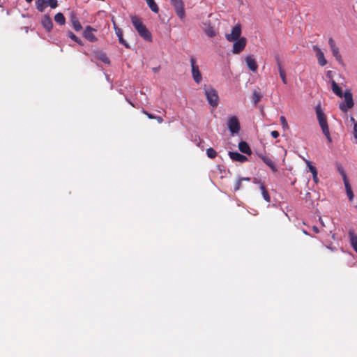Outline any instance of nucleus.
<instances>
[{
	"mask_svg": "<svg viewBox=\"0 0 357 357\" xmlns=\"http://www.w3.org/2000/svg\"><path fill=\"white\" fill-rule=\"evenodd\" d=\"M131 22L138 32L139 35L144 38L145 40L147 41H151L152 40V36L151 32L147 29L146 26L143 24L142 20L137 17V16H132L131 17Z\"/></svg>",
	"mask_w": 357,
	"mask_h": 357,
	"instance_id": "1",
	"label": "nucleus"
},
{
	"mask_svg": "<svg viewBox=\"0 0 357 357\" xmlns=\"http://www.w3.org/2000/svg\"><path fill=\"white\" fill-rule=\"evenodd\" d=\"M316 114L319 126L322 130L323 133L326 137L329 142L332 141L331 134L328 126L327 119L325 114L323 112L320 107H317L316 109Z\"/></svg>",
	"mask_w": 357,
	"mask_h": 357,
	"instance_id": "2",
	"label": "nucleus"
},
{
	"mask_svg": "<svg viewBox=\"0 0 357 357\" xmlns=\"http://www.w3.org/2000/svg\"><path fill=\"white\" fill-rule=\"evenodd\" d=\"M204 93L208 104L213 107H217L219 99L217 91L212 87H209L205 89Z\"/></svg>",
	"mask_w": 357,
	"mask_h": 357,
	"instance_id": "3",
	"label": "nucleus"
},
{
	"mask_svg": "<svg viewBox=\"0 0 357 357\" xmlns=\"http://www.w3.org/2000/svg\"><path fill=\"white\" fill-rule=\"evenodd\" d=\"M344 102H342L340 105V109L342 112H347L348 109L354 107V102L353 100V95L349 91H346L344 92Z\"/></svg>",
	"mask_w": 357,
	"mask_h": 357,
	"instance_id": "4",
	"label": "nucleus"
},
{
	"mask_svg": "<svg viewBox=\"0 0 357 357\" xmlns=\"http://www.w3.org/2000/svg\"><path fill=\"white\" fill-rule=\"evenodd\" d=\"M190 61L191 64L192 75L193 79L197 84H199L202 80V76L199 71V66L196 63V59L192 56Z\"/></svg>",
	"mask_w": 357,
	"mask_h": 357,
	"instance_id": "5",
	"label": "nucleus"
},
{
	"mask_svg": "<svg viewBox=\"0 0 357 357\" xmlns=\"http://www.w3.org/2000/svg\"><path fill=\"white\" fill-rule=\"evenodd\" d=\"M50 6L52 8L57 7V0H36V6L38 11L43 12L44 10L47 7Z\"/></svg>",
	"mask_w": 357,
	"mask_h": 357,
	"instance_id": "6",
	"label": "nucleus"
},
{
	"mask_svg": "<svg viewBox=\"0 0 357 357\" xmlns=\"http://www.w3.org/2000/svg\"><path fill=\"white\" fill-rule=\"evenodd\" d=\"M241 26L240 24H237L232 28L231 32L230 33H227L225 35V38L229 42H233L241 38Z\"/></svg>",
	"mask_w": 357,
	"mask_h": 357,
	"instance_id": "7",
	"label": "nucleus"
},
{
	"mask_svg": "<svg viewBox=\"0 0 357 357\" xmlns=\"http://www.w3.org/2000/svg\"><path fill=\"white\" fill-rule=\"evenodd\" d=\"M176 13L180 19L185 17L184 4L182 0H170Z\"/></svg>",
	"mask_w": 357,
	"mask_h": 357,
	"instance_id": "8",
	"label": "nucleus"
},
{
	"mask_svg": "<svg viewBox=\"0 0 357 357\" xmlns=\"http://www.w3.org/2000/svg\"><path fill=\"white\" fill-rule=\"evenodd\" d=\"M234 42L232 52L236 54L241 52L245 49L247 44V40L244 37H241Z\"/></svg>",
	"mask_w": 357,
	"mask_h": 357,
	"instance_id": "9",
	"label": "nucleus"
},
{
	"mask_svg": "<svg viewBox=\"0 0 357 357\" xmlns=\"http://www.w3.org/2000/svg\"><path fill=\"white\" fill-rule=\"evenodd\" d=\"M312 50L316 53L318 63L321 66H326L327 64V60L325 59L324 54L321 50L317 45H314Z\"/></svg>",
	"mask_w": 357,
	"mask_h": 357,
	"instance_id": "10",
	"label": "nucleus"
},
{
	"mask_svg": "<svg viewBox=\"0 0 357 357\" xmlns=\"http://www.w3.org/2000/svg\"><path fill=\"white\" fill-rule=\"evenodd\" d=\"M228 128L232 134L238 133L240 130V124L236 117L233 116L228 121Z\"/></svg>",
	"mask_w": 357,
	"mask_h": 357,
	"instance_id": "11",
	"label": "nucleus"
},
{
	"mask_svg": "<svg viewBox=\"0 0 357 357\" xmlns=\"http://www.w3.org/2000/svg\"><path fill=\"white\" fill-rule=\"evenodd\" d=\"M94 31H96V29L87 26L84 31V37L90 42H96L98 39L93 33Z\"/></svg>",
	"mask_w": 357,
	"mask_h": 357,
	"instance_id": "12",
	"label": "nucleus"
},
{
	"mask_svg": "<svg viewBox=\"0 0 357 357\" xmlns=\"http://www.w3.org/2000/svg\"><path fill=\"white\" fill-rule=\"evenodd\" d=\"M258 155L261 159V160L271 169L273 172H278L276 166L270 157L261 153L258 154Z\"/></svg>",
	"mask_w": 357,
	"mask_h": 357,
	"instance_id": "13",
	"label": "nucleus"
},
{
	"mask_svg": "<svg viewBox=\"0 0 357 357\" xmlns=\"http://www.w3.org/2000/svg\"><path fill=\"white\" fill-rule=\"evenodd\" d=\"M229 155L230 158L234 161H238L240 162H245L248 160V158L246 156L238 153V152H229Z\"/></svg>",
	"mask_w": 357,
	"mask_h": 357,
	"instance_id": "14",
	"label": "nucleus"
},
{
	"mask_svg": "<svg viewBox=\"0 0 357 357\" xmlns=\"http://www.w3.org/2000/svg\"><path fill=\"white\" fill-rule=\"evenodd\" d=\"M245 62L249 69L253 72L257 70L258 65L255 59L251 55H248L245 58Z\"/></svg>",
	"mask_w": 357,
	"mask_h": 357,
	"instance_id": "15",
	"label": "nucleus"
},
{
	"mask_svg": "<svg viewBox=\"0 0 357 357\" xmlns=\"http://www.w3.org/2000/svg\"><path fill=\"white\" fill-rule=\"evenodd\" d=\"M349 241L351 247L357 253V235L353 230H349Z\"/></svg>",
	"mask_w": 357,
	"mask_h": 357,
	"instance_id": "16",
	"label": "nucleus"
},
{
	"mask_svg": "<svg viewBox=\"0 0 357 357\" xmlns=\"http://www.w3.org/2000/svg\"><path fill=\"white\" fill-rule=\"evenodd\" d=\"M276 61H277V65H278V70H279L280 78L282 79V82L284 84H287L286 73H285V71H284V70L283 69V68L282 66L281 61H280V60L278 56L276 57Z\"/></svg>",
	"mask_w": 357,
	"mask_h": 357,
	"instance_id": "17",
	"label": "nucleus"
},
{
	"mask_svg": "<svg viewBox=\"0 0 357 357\" xmlns=\"http://www.w3.org/2000/svg\"><path fill=\"white\" fill-rule=\"evenodd\" d=\"M238 149H239L240 151L243 153H245L248 155H250L252 153L250 146L246 142L241 141L238 144Z\"/></svg>",
	"mask_w": 357,
	"mask_h": 357,
	"instance_id": "18",
	"label": "nucleus"
},
{
	"mask_svg": "<svg viewBox=\"0 0 357 357\" xmlns=\"http://www.w3.org/2000/svg\"><path fill=\"white\" fill-rule=\"evenodd\" d=\"M42 24H43V26H44V28L48 31H51V29L53 27L52 21L51 18L47 15H45L43 17V19L42 20Z\"/></svg>",
	"mask_w": 357,
	"mask_h": 357,
	"instance_id": "19",
	"label": "nucleus"
},
{
	"mask_svg": "<svg viewBox=\"0 0 357 357\" xmlns=\"http://www.w3.org/2000/svg\"><path fill=\"white\" fill-rule=\"evenodd\" d=\"M204 31L205 33L210 38L215 37L216 36V32L214 30L213 27L210 25V24H204Z\"/></svg>",
	"mask_w": 357,
	"mask_h": 357,
	"instance_id": "20",
	"label": "nucleus"
},
{
	"mask_svg": "<svg viewBox=\"0 0 357 357\" xmlns=\"http://www.w3.org/2000/svg\"><path fill=\"white\" fill-rule=\"evenodd\" d=\"M115 33L116 36H118L119 41L121 44L123 45L126 47L128 48L129 45L125 41V40L123 38V31L120 28L115 27Z\"/></svg>",
	"mask_w": 357,
	"mask_h": 357,
	"instance_id": "21",
	"label": "nucleus"
},
{
	"mask_svg": "<svg viewBox=\"0 0 357 357\" xmlns=\"http://www.w3.org/2000/svg\"><path fill=\"white\" fill-rule=\"evenodd\" d=\"M255 183H258L260 184V186H259V188L261 191V193H262V195H263V197L264 199L267 202H271V197H270V195L268 194V192L267 191L265 185L260 183L259 181L257 182V181H255Z\"/></svg>",
	"mask_w": 357,
	"mask_h": 357,
	"instance_id": "22",
	"label": "nucleus"
},
{
	"mask_svg": "<svg viewBox=\"0 0 357 357\" xmlns=\"http://www.w3.org/2000/svg\"><path fill=\"white\" fill-rule=\"evenodd\" d=\"M331 84H332V90H333V93L335 95H337V96L342 98L343 96L342 89L338 86V84L334 80H332Z\"/></svg>",
	"mask_w": 357,
	"mask_h": 357,
	"instance_id": "23",
	"label": "nucleus"
},
{
	"mask_svg": "<svg viewBox=\"0 0 357 357\" xmlns=\"http://www.w3.org/2000/svg\"><path fill=\"white\" fill-rule=\"evenodd\" d=\"M149 8L151 9L152 12L154 13H158L159 7L158 4L155 3V0H145Z\"/></svg>",
	"mask_w": 357,
	"mask_h": 357,
	"instance_id": "24",
	"label": "nucleus"
},
{
	"mask_svg": "<svg viewBox=\"0 0 357 357\" xmlns=\"http://www.w3.org/2000/svg\"><path fill=\"white\" fill-rule=\"evenodd\" d=\"M333 56L335 58L336 61L341 65H344V61L342 57V55L340 52L339 48L333 50L331 51Z\"/></svg>",
	"mask_w": 357,
	"mask_h": 357,
	"instance_id": "25",
	"label": "nucleus"
},
{
	"mask_svg": "<svg viewBox=\"0 0 357 357\" xmlns=\"http://www.w3.org/2000/svg\"><path fill=\"white\" fill-rule=\"evenodd\" d=\"M344 186H345L347 195V196L349 197V201L351 202L353 200V199H354V193L352 192L351 187V185L349 184V181H347V182H344Z\"/></svg>",
	"mask_w": 357,
	"mask_h": 357,
	"instance_id": "26",
	"label": "nucleus"
},
{
	"mask_svg": "<svg viewBox=\"0 0 357 357\" xmlns=\"http://www.w3.org/2000/svg\"><path fill=\"white\" fill-rule=\"evenodd\" d=\"M54 21L60 25H63L66 22V19L61 13H58L54 16Z\"/></svg>",
	"mask_w": 357,
	"mask_h": 357,
	"instance_id": "27",
	"label": "nucleus"
},
{
	"mask_svg": "<svg viewBox=\"0 0 357 357\" xmlns=\"http://www.w3.org/2000/svg\"><path fill=\"white\" fill-rule=\"evenodd\" d=\"M71 21L73 26L76 31H79L82 29V26L77 17H73Z\"/></svg>",
	"mask_w": 357,
	"mask_h": 357,
	"instance_id": "28",
	"label": "nucleus"
},
{
	"mask_svg": "<svg viewBox=\"0 0 357 357\" xmlns=\"http://www.w3.org/2000/svg\"><path fill=\"white\" fill-rule=\"evenodd\" d=\"M337 171L339 172V173L342 175L344 183L348 181H349L348 178L347 176V174H346L342 166L341 165L338 164L337 165Z\"/></svg>",
	"mask_w": 357,
	"mask_h": 357,
	"instance_id": "29",
	"label": "nucleus"
},
{
	"mask_svg": "<svg viewBox=\"0 0 357 357\" xmlns=\"http://www.w3.org/2000/svg\"><path fill=\"white\" fill-rule=\"evenodd\" d=\"M206 154H207V156L211 159H213L217 156V152L213 148L207 149Z\"/></svg>",
	"mask_w": 357,
	"mask_h": 357,
	"instance_id": "30",
	"label": "nucleus"
},
{
	"mask_svg": "<svg viewBox=\"0 0 357 357\" xmlns=\"http://www.w3.org/2000/svg\"><path fill=\"white\" fill-rule=\"evenodd\" d=\"M68 36L69 38H70L75 42L77 43L78 44H79L81 45H83L82 40L79 38H77L73 32H71V31L68 32Z\"/></svg>",
	"mask_w": 357,
	"mask_h": 357,
	"instance_id": "31",
	"label": "nucleus"
},
{
	"mask_svg": "<svg viewBox=\"0 0 357 357\" xmlns=\"http://www.w3.org/2000/svg\"><path fill=\"white\" fill-rule=\"evenodd\" d=\"M280 123H281L282 128L284 130H288L289 128V125L287 123V121L285 117L284 116H281L280 118Z\"/></svg>",
	"mask_w": 357,
	"mask_h": 357,
	"instance_id": "32",
	"label": "nucleus"
},
{
	"mask_svg": "<svg viewBox=\"0 0 357 357\" xmlns=\"http://www.w3.org/2000/svg\"><path fill=\"white\" fill-rule=\"evenodd\" d=\"M252 98H253L254 103L257 104V103H258L260 101L261 96V94L259 92L255 91L253 92V97Z\"/></svg>",
	"mask_w": 357,
	"mask_h": 357,
	"instance_id": "33",
	"label": "nucleus"
},
{
	"mask_svg": "<svg viewBox=\"0 0 357 357\" xmlns=\"http://www.w3.org/2000/svg\"><path fill=\"white\" fill-rule=\"evenodd\" d=\"M328 45L331 47V51L338 48L337 46L336 45L335 40L333 39V38H330L328 39Z\"/></svg>",
	"mask_w": 357,
	"mask_h": 357,
	"instance_id": "34",
	"label": "nucleus"
},
{
	"mask_svg": "<svg viewBox=\"0 0 357 357\" xmlns=\"http://www.w3.org/2000/svg\"><path fill=\"white\" fill-rule=\"evenodd\" d=\"M305 162H306L307 165L310 171L311 172V173H313V172L317 171L316 167L314 166H313L310 161L305 160Z\"/></svg>",
	"mask_w": 357,
	"mask_h": 357,
	"instance_id": "35",
	"label": "nucleus"
},
{
	"mask_svg": "<svg viewBox=\"0 0 357 357\" xmlns=\"http://www.w3.org/2000/svg\"><path fill=\"white\" fill-rule=\"evenodd\" d=\"M241 183H242V181L240 178L236 182L234 187V191H237V190H240V188L241 187Z\"/></svg>",
	"mask_w": 357,
	"mask_h": 357,
	"instance_id": "36",
	"label": "nucleus"
},
{
	"mask_svg": "<svg viewBox=\"0 0 357 357\" xmlns=\"http://www.w3.org/2000/svg\"><path fill=\"white\" fill-rule=\"evenodd\" d=\"M142 112L144 114L146 115V116H147V117H148L149 119H155V117L156 116H154L153 114H151V113H149L147 111H146V110H145V109H142Z\"/></svg>",
	"mask_w": 357,
	"mask_h": 357,
	"instance_id": "37",
	"label": "nucleus"
},
{
	"mask_svg": "<svg viewBox=\"0 0 357 357\" xmlns=\"http://www.w3.org/2000/svg\"><path fill=\"white\" fill-rule=\"evenodd\" d=\"M100 59L105 63H109V59L105 54H101Z\"/></svg>",
	"mask_w": 357,
	"mask_h": 357,
	"instance_id": "38",
	"label": "nucleus"
},
{
	"mask_svg": "<svg viewBox=\"0 0 357 357\" xmlns=\"http://www.w3.org/2000/svg\"><path fill=\"white\" fill-rule=\"evenodd\" d=\"M353 135H354V139H356V142L357 143V121H356V123H354V124Z\"/></svg>",
	"mask_w": 357,
	"mask_h": 357,
	"instance_id": "39",
	"label": "nucleus"
},
{
	"mask_svg": "<svg viewBox=\"0 0 357 357\" xmlns=\"http://www.w3.org/2000/svg\"><path fill=\"white\" fill-rule=\"evenodd\" d=\"M312 177H313V181H314V182L315 183H318V182H319V178H318V176H317V174H318L317 171H316V172H314L312 173Z\"/></svg>",
	"mask_w": 357,
	"mask_h": 357,
	"instance_id": "40",
	"label": "nucleus"
},
{
	"mask_svg": "<svg viewBox=\"0 0 357 357\" xmlns=\"http://www.w3.org/2000/svg\"><path fill=\"white\" fill-rule=\"evenodd\" d=\"M271 136L273 138H278L280 135L279 132L277 130H273L271 132Z\"/></svg>",
	"mask_w": 357,
	"mask_h": 357,
	"instance_id": "41",
	"label": "nucleus"
},
{
	"mask_svg": "<svg viewBox=\"0 0 357 357\" xmlns=\"http://www.w3.org/2000/svg\"><path fill=\"white\" fill-rule=\"evenodd\" d=\"M155 119L158 121V123H162L163 122V119L161 116H155Z\"/></svg>",
	"mask_w": 357,
	"mask_h": 357,
	"instance_id": "42",
	"label": "nucleus"
},
{
	"mask_svg": "<svg viewBox=\"0 0 357 357\" xmlns=\"http://www.w3.org/2000/svg\"><path fill=\"white\" fill-rule=\"evenodd\" d=\"M312 230H313V231H314V232H315L316 234H318V233L319 232V230L318 227H316V226H313V227H312Z\"/></svg>",
	"mask_w": 357,
	"mask_h": 357,
	"instance_id": "43",
	"label": "nucleus"
},
{
	"mask_svg": "<svg viewBox=\"0 0 357 357\" xmlns=\"http://www.w3.org/2000/svg\"><path fill=\"white\" fill-rule=\"evenodd\" d=\"M240 179L243 181H249L250 180V178L248 177H242V178H240Z\"/></svg>",
	"mask_w": 357,
	"mask_h": 357,
	"instance_id": "44",
	"label": "nucleus"
},
{
	"mask_svg": "<svg viewBox=\"0 0 357 357\" xmlns=\"http://www.w3.org/2000/svg\"><path fill=\"white\" fill-rule=\"evenodd\" d=\"M350 121L352 122V123H356V121H355V119L353 117V116H351L350 118Z\"/></svg>",
	"mask_w": 357,
	"mask_h": 357,
	"instance_id": "45",
	"label": "nucleus"
},
{
	"mask_svg": "<svg viewBox=\"0 0 357 357\" xmlns=\"http://www.w3.org/2000/svg\"><path fill=\"white\" fill-rule=\"evenodd\" d=\"M158 68H153V70L154 72H157V71H158Z\"/></svg>",
	"mask_w": 357,
	"mask_h": 357,
	"instance_id": "46",
	"label": "nucleus"
},
{
	"mask_svg": "<svg viewBox=\"0 0 357 357\" xmlns=\"http://www.w3.org/2000/svg\"><path fill=\"white\" fill-rule=\"evenodd\" d=\"M28 3H31L33 0H25Z\"/></svg>",
	"mask_w": 357,
	"mask_h": 357,
	"instance_id": "47",
	"label": "nucleus"
}]
</instances>
